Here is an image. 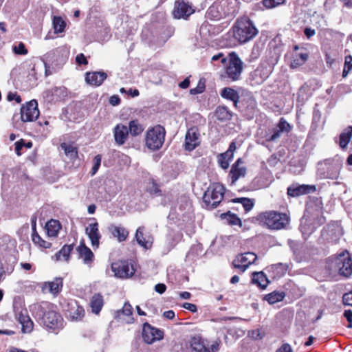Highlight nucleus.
Listing matches in <instances>:
<instances>
[{
  "label": "nucleus",
  "instance_id": "17",
  "mask_svg": "<svg viewBox=\"0 0 352 352\" xmlns=\"http://www.w3.org/2000/svg\"><path fill=\"white\" fill-rule=\"evenodd\" d=\"M199 144V133L197 128L189 129L185 137V148L188 151L194 150Z\"/></svg>",
  "mask_w": 352,
  "mask_h": 352
},
{
  "label": "nucleus",
  "instance_id": "28",
  "mask_svg": "<svg viewBox=\"0 0 352 352\" xmlns=\"http://www.w3.org/2000/svg\"><path fill=\"white\" fill-rule=\"evenodd\" d=\"M220 94L222 98L232 101L234 102V105L236 107L240 97L239 93L236 90L230 87H225L221 91Z\"/></svg>",
  "mask_w": 352,
  "mask_h": 352
},
{
  "label": "nucleus",
  "instance_id": "12",
  "mask_svg": "<svg viewBox=\"0 0 352 352\" xmlns=\"http://www.w3.org/2000/svg\"><path fill=\"white\" fill-rule=\"evenodd\" d=\"M164 337V332L160 329L152 327L146 322L142 328V338L147 344H152L157 340H160Z\"/></svg>",
  "mask_w": 352,
  "mask_h": 352
},
{
  "label": "nucleus",
  "instance_id": "3",
  "mask_svg": "<svg viewBox=\"0 0 352 352\" xmlns=\"http://www.w3.org/2000/svg\"><path fill=\"white\" fill-rule=\"evenodd\" d=\"M259 223L270 230H281L289 223V217L285 213L274 210L260 213L257 217Z\"/></svg>",
  "mask_w": 352,
  "mask_h": 352
},
{
  "label": "nucleus",
  "instance_id": "64",
  "mask_svg": "<svg viewBox=\"0 0 352 352\" xmlns=\"http://www.w3.org/2000/svg\"><path fill=\"white\" fill-rule=\"evenodd\" d=\"M304 33L307 38H310L311 36L315 35L316 31L310 28H306L304 30Z\"/></svg>",
  "mask_w": 352,
  "mask_h": 352
},
{
  "label": "nucleus",
  "instance_id": "44",
  "mask_svg": "<svg viewBox=\"0 0 352 352\" xmlns=\"http://www.w3.org/2000/svg\"><path fill=\"white\" fill-rule=\"evenodd\" d=\"M32 241L34 244L43 248H50L52 245L51 243L43 240L37 232H33Z\"/></svg>",
  "mask_w": 352,
  "mask_h": 352
},
{
  "label": "nucleus",
  "instance_id": "24",
  "mask_svg": "<svg viewBox=\"0 0 352 352\" xmlns=\"http://www.w3.org/2000/svg\"><path fill=\"white\" fill-rule=\"evenodd\" d=\"M113 136L115 142L118 145H123L129 136L128 127L122 124H118L114 127Z\"/></svg>",
  "mask_w": 352,
  "mask_h": 352
},
{
  "label": "nucleus",
  "instance_id": "15",
  "mask_svg": "<svg viewBox=\"0 0 352 352\" xmlns=\"http://www.w3.org/2000/svg\"><path fill=\"white\" fill-rule=\"evenodd\" d=\"M256 258L257 256L254 253L248 252L238 255L233 261L232 264L235 268L245 272L250 264L254 263Z\"/></svg>",
  "mask_w": 352,
  "mask_h": 352
},
{
  "label": "nucleus",
  "instance_id": "47",
  "mask_svg": "<svg viewBox=\"0 0 352 352\" xmlns=\"http://www.w3.org/2000/svg\"><path fill=\"white\" fill-rule=\"evenodd\" d=\"M285 0H263L262 3L267 9L275 8L284 3Z\"/></svg>",
  "mask_w": 352,
  "mask_h": 352
},
{
  "label": "nucleus",
  "instance_id": "50",
  "mask_svg": "<svg viewBox=\"0 0 352 352\" xmlns=\"http://www.w3.org/2000/svg\"><path fill=\"white\" fill-rule=\"evenodd\" d=\"M219 61L223 65L228 62L227 57L223 53H218L212 56L211 58V63L214 62Z\"/></svg>",
  "mask_w": 352,
  "mask_h": 352
},
{
  "label": "nucleus",
  "instance_id": "60",
  "mask_svg": "<svg viewBox=\"0 0 352 352\" xmlns=\"http://www.w3.org/2000/svg\"><path fill=\"white\" fill-rule=\"evenodd\" d=\"M276 352H293V351L289 344H284L277 349Z\"/></svg>",
  "mask_w": 352,
  "mask_h": 352
},
{
  "label": "nucleus",
  "instance_id": "42",
  "mask_svg": "<svg viewBox=\"0 0 352 352\" xmlns=\"http://www.w3.org/2000/svg\"><path fill=\"white\" fill-rule=\"evenodd\" d=\"M226 3L227 5V14L234 15L239 10L240 2L239 0H226Z\"/></svg>",
  "mask_w": 352,
  "mask_h": 352
},
{
  "label": "nucleus",
  "instance_id": "10",
  "mask_svg": "<svg viewBox=\"0 0 352 352\" xmlns=\"http://www.w3.org/2000/svg\"><path fill=\"white\" fill-rule=\"evenodd\" d=\"M273 67L268 62L261 63L250 73V80L253 85H259L264 82L272 72Z\"/></svg>",
  "mask_w": 352,
  "mask_h": 352
},
{
  "label": "nucleus",
  "instance_id": "38",
  "mask_svg": "<svg viewBox=\"0 0 352 352\" xmlns=\"http://www.w3.org/2000/svg\"><path fill=\"white\" fill-rule=\"evenodd\" d=\"M60 147L64 150L65 155L72 160L78 157V150L76 146L67 143H62Z\"/></svg>",
  "mask_w": 352,
  "mask_h": 352
},
{
  "label": "nucleus",
  "instance_id": "5",
  "mask_svg": "<svg viewBox=\"0 0 352 352\" xmlns=\"http://www.w3.org/2000/svg\"><path fill=\"white\" fill-rule=\"evenodd\" d=\"M226 189L219 183L211 184L204 192L203 199L207 207L213 209L221 202Z\"/></svg>",
  "mask_w": 352,
  "mask_h": 352
},
{
  "label": "nucleus",
  "instance_id": "63",
  "mask_svg": "<svg viewBox=\"0 0 352 352\" xmlns=\"http://www.w3.org/2000/svg\"><path fill=\"white\" fill-rule=\"evenodd\" d=\"M250 336L255 339L258 340L262 338V336L259 329L253 330L250 333Z\"/></svg>",
  "mask_w": 352,
  "mask_h": 352
},
{
  "label": "nucleus",
  "instance_id": "6",
  "mask_svg": "<svg viewBox=\"0 0 352 352\" xmlns=\"http://www.w3.org/2000/svg\"><path fill=\"white\" fill-rule=\"evenodd\" d=\"M243 71V62L234 52L230 54V59L227 65L225 74L222 77L230 81L234 82L240 79Z\"/></svg>",
  "mask_w": 352,
  "mask_h": 352
},
{
  "label": "nucleus",
  "instance_id": "52",
  "mask_svg": "<svg viewBox=\"0 0 352 352\" xmlns=\"http://www.w3.org/2000/svg\"><path fill=\"white\" fill-rule=\"evenodd\" d=\"M13 51L17 54H26L28 50L25 49V45L23 43H20L17 46L13 47Z\"/></svg>",
  "mask_w": 352,
  "mask_h": 352
},
{
  "label": "nucleus",
  "instance_id": "58",
  "mask_svg": "<svg viewBox=\"0 0 352 352\" xmlns=\"http://www.w3.org/2000/svg\"><path fill=\"white\" fill-rule=\"evenodd\" d=\"M76 61L78 65H87L88 61L83 54H79L76 57Z\"/></svg>",
  "mask_w": 352,
  "mask_h": 352
},
{
  "label": "nucleus",
  "instance_id": "1",
  "mask_svg": "<svg viewBox=\"0 0 352 352\" xmlns=\"http://www.w3.org/2000/svg\"><path fill=\"white\" fill-rule=\"evenodd\" d=\"M30 311L36 320L53 331L63 327V319L52 303L43 301L32 304L30 306Z\"/></svg>",
  "mask_w": 352,
  "mask_h": 352
},
{
  "label": "nucleus",
  "instance_id": "55",
  "mask_svg": "<svg viewBox=\"0 0 352 352\" xmlns=\"http://www.w3.org/2000/svg\"><path fill=\"white\" fill-rule=\"evenodd\" d=\"M342 301L344 305L352 306V291L344 294Z\"/></svg>",
  "mask_w": 352,
  "mask_h": 352
},
{
  "label": "nucleus",
  "instance_id": "7",
  "mask_svg": "<svg viewBox=\"0 0 352 352\" xmlns=\"http://www.w3.org/2000/svg\"><path fill=\"white\" fill-rule=\"evenodd\" d=\"M331 268L342 276L349 277L352 274V260L349 252L340 254L331 261Z\"/></svg>",
  "mask_w": 352,
  "mask_h": 352
},
{
  "label": "nucleus",
  "instance_id": "13",
  "mask_svg": "<svg viewBox=\"0 0 352 352\" xmlns=\"http://www.w3.org/2000/svg\"><path fill=\"white\" fill-rule=\"evenodd\" d=\"M111 269L115 276L121 278L131 277L135 273L133 266L126 261L113 263L111 265Z\"/></svg>",
  "mask_w": 352,
  "mask_h": 352
},
{
  "label": "nucleus",
  "instance_id": "56",
  "mask_svg": "<svg viewBox=\"0 0 352 352\" xmlns=\"http://www.w3.org/2000/svg\"><path fill=\"white\" fill-rule=\"evenodd\" d=\"M15 151L18 156L21 155V150L23 147H24L25 141L23 139H21L19 141L15 142Z\"/></svg>",
  "mask_w": 352,
  "mask_h": 352
},
{
  "label": "nucleus",
  "instance_id": "16",
  "mask_svg": "<svg viewBox=\"0 0 352 352\" xmlns=\"http://www.w3.org/2000/svg\"><path fill=\"white\" fill-rule=\"evenodd\" d=\"M194 10L191 6L184 1H177L175 3L174 10L173 14L174 18L179 19H187Z\"/></svg>",
  "mask_w": 352,
  "mask_h": 352
},
{
  "label": "nucleus",
  "instance_id": "19",
  "mask_svg": "<svg viewBox=\"0 0 352 352\" xmlns=\"http://www.w3.org/2000/svg\"><path fill=\"white\" fill-rule=\"evenodd\" d=\"M242 164L241 159L239 158L232 166L229 173L231 178V184H234L239 178L245 177L246 168Z\"/></svg>",
  "mask_w": 352,
  "mask_h": 352
},
{
  "label": "nucleus",
  "instance_id": "37",
  "mask_svg": "<svg viewBox=\"0 0 352 352\" xmlns=\"http://www.w3.org/2000/svg\"><path fill=\"white\" fill-rule=\"evenodd\" d=\"M309 54L306 52L296 54L291 62V67L297 68L303 65L308 59Z\"/></svg>",
  "mask_w": 352,
  "mask_h": 352
},
{
  "label": "nucleus",
  "instance_id": "53",
  "mask_svg": "<svg viewBox=\"0 0 352 352\" xmlns=\"http://www.w3.org/2000/svg\"><path fill=\"white\" fill-rule=\"evenodd\" d=\"M7 100L8 101L15 100L17 103H21V96L16 92H9L7 95Z\"/></svg>",
  "mask_w": 352,
  "mask_h": 352
},
{
  "label": "nucleus",
  "instance_id": "8",
  "mask_svg": "<svg viewBox=\"0 0 352 352\" xmlns=\"http://www.w3.org/2000/svg\"><path fill=\"white\" fill-rule=\"evenodd\" d=\"M322 166V167L319 168V171L322 178L336 179L339 177L342 163L338 158L326 160Z\"/></svg>",
  "mask_w": 352,
  "mask_h": 352
},
{
  "label": "nucleus",
  "instance_id": "31",
  "mask_svg": "<svg viewBox=\"0 0 352 352\" xmlns=\"http://www.w3.org/2000/svg\"><path fill=\"white\" fill-rule=\"evenodd\" d=\"M109 231L113 237L117 238L120 242L125 241L129 235V232L121 226H111L109 228Z\"/></svg>",
  "mask_w": 352,
  "mask_h": 352
},
{
  "label": "nucleus",
  "instance_id": "4",
  "mask_svg": "<svg viewBox=\"0 0 352 352\" xmlns=\"http://www.w3.org/2000/svg\"><path fill=\"white\" fill-rule=\"evenodd\" d=\"M166 131L160 125L148 129L145 135L146 146L152 151L159 150L164 142Z\"/></svg>",
  "mask_w": 352,
  "mask_h": 352
},
{
  "label": "nucleus",
  "instance_id": "14",
  "mask_svg": "<svg viewBox=\"0 0 352 352\" xmlns=\"http://www.w3.org/2000/svg\"><path fill=\"white\" fill-rule=\"evenodd\" d=\"M66 316L71 321H80L85 316L83 307L78 304L76 300H72L67 302L65 309Z\"/></svg>",
  "mask_w": 352,
  "mask_h": 352
},
{
  "label": "nucleus",
  "instance_id": "32",
  "mask_svg": "<svg viewBox=\"0 0 352 352\" xmlns=\"http://www.w3.org/2000/svg\"><path fill=\"white\" fill-rule=\"evenodd\" d=\"M104 305L103 297L100 294H94L90 302V306L93 313L98 314Z\"/></svg>",
  "mask_w": 352,
  "mask_h": 352
},
{
  "label": "nucleus",
  "instance_id": "25",
  "mask_svg": "<svg viewBox=\"0 0 352 352\" xmlns=\"http://www.w3.org/2000/svg\"><path fill=\"white\" fill-rule=\"evenodd\" d=\"M63 287V279L61 278H56L52 281L45 282L42 289L43 292H48L54 295L60 292Z\"/></svg>",
  "mask_w": 352,
  "mask_h": 352
},
{
  "label": "nucleus",
  "instance_id": "51",
  "mask_svg": "<svg viewBox=\"0 0 352 352\" xmlns=\"http://www.w3.org/2000/svg\"><path fill=\"white\" fill-rule=\"evenodd\" d=\"M205 89V83L201 80L199 82L197 86L195 88L191 89L190 92L191 94H198L202 93Z\"/></svg>",
  "mask_w": 352,
  "mask_h": 352
},
{
  "label": "nucleus",
  "instance_id": "48",
  "mask_svg": "<svg viewBox=\"0 0 352 352\" xmlns=\"http://www.w3.org/2000/svg\"><path fill=\"white\" fill-rule=\"evenodd\" d=\"M225 215L229 224L241 226V219L236 214L228 213Z\"/></svg>",
  "mask_w": 352,
  "mask_h": 352
},
{
  "label": "nucleus",
  "instance_id": "45",
  "mask_svg": "<svg viewBox=\"0 0 352 352\" xmlns=\"http://www.w3.org/2000/svg\"><path fill=\"white\" fill-rule=\"evenodd\" d=\"M232 159L229 158L228 153H223L218 156V163L223 169H227L230 165V161Z\"/></svg>",
  "mask_w": 352,
  "mask_h": 352
},
{
  "label": "nucleus",
  "instance_id": "36",
  "mask_svg": "<svg viewBox=\"0 0 352 352\" xmlns=\"http://www.w3.org/2000/svg\"><path fill=\"white\" fill-rule=\"evenodd\" d=\"M352 137V126H350L345 129L340 135L339 144L342 148H344L348 145Z\"/></svg>",
  "mask_w": 352,
  "mask_h": 352
},
{
  "label": "nucleus",
  "instance_id": "22",
  "mask_svg": "<svg viewBox=\"0 0 352 352\" xmlns=\"http://www.w3.org/2000/svg\"><path fill=\"white\" fill-rule=\"evenodd\" d=\"M107 78V74L104 72H88L85 74V81L87 84L98 87Z\"/></svg>",
  "mask_w": 352,
  "mask_h": 352
},
{
  "label": "nucleus",
  "instance_id": "57",
  "mask_svg": "<svg viewBox=\"0 0 352 352\" xmlns=\"http://www.w3.org/2000/svg\"><path fill=\"white\" fill-rule=\"evenodd\" d=\"M236 148V146L235 142H232L229 146L228 151L226 152H225L226 153H228L230 159L233 158L234 152L235 151Z\"/></svg>",
  "mask_w": 352,
  "mask_h": 352
},
{
  "label": "nucleus",
  "instance_id": "35",
  "mask_svg": "<svg viewBox=\"0 0 352 352\" xmlns=\"http://www.w3.org/2000/svg\"><path fill=\"white\" fill-rule=\"evenodd\" d=\"M128 130L129 134L135 137L143 132L144 126L137 120H133L129 122Z\"/></svg>",
  "mask_w": 352,
  "mask_h": 352
},
{
  "label": "nucleus",
  "instance_id": "9",
  "mask_svg": "<svg viewBox=\"0 0 352 352\" xmlns=\"http://www.w3.org/2000/svg\"><path fill=\"white\" fill-rule=\"evenodd\" d=\"M221 340L217 339L208 346L207 340L199 336H195L191 338L190 345L195 352H218Z\"/></svg>",
  "mask_w": 352,
  "mask_h": 352
},
{
  "label": "nucleus",
  "instance_id": "43",
  "mask_svg": "<svg viewBox=\"0 0 352 352\" xmlns=\"http://www.w3.org/2000/svg\"><path fill=\"white\" fill-rule=\"evenodd\" d=\"M233 201L235 203H240L242 204L243 207L244 208V210L246 212H249L252 210V208L254 206V202L252 199L245 197H241V198H236L233 199Z\"/></svg>",
  "mask_w": 352,
  "mask_h": 352
},
{
  "label": "nucleus",
  "instance_id": "27",
  "mask_svg": "<svg viewBox=\"0 0 352 352\" xmlns=\"http://www.w3.org/2000/svg\"><path fill=\"white\" fill-rule=\"evenodd\" d=\"M310 190H315L314 186L300 185L298 186H290L287 188V194L290 197H297L309 193Z\"/></svg>",
  "mask_w": 352,
  "mask_h": 352
},
{
  "label": "nucleus",
  "instance_id": "39",
  "mask_svg": "<svg viewBox=\"0 0 352 352\" xmlns=\"http://www.w3.org/2000/svg\"><path fill=\"white\" fill-rule=\"evenodd\" d=\"M285 294L283 292H273L265 295L264 299L270 304L272 305L283 300Z\"/></svg>",
  "mask_w": 352,
  "mask_h": 352
},
{
  "label": "nucleus",
  "instance_id": "30",
  "mask_svg": "<svg viewBox=\"0 0 352 352\" xmlns=\"http://www.w3.org/2000/svg\"><path fill=\"white\" fill-rule=\"evenodd\" d=\"M144 227H140L137 229L135 233V239L138 243L145 249H148L151 247L152 241L150 238L146 239L144 236Z\"/></svg>",
  "mask_w": 352,
  "mask_h": 352
},
{
  "label": "nucleus",
  "instance_id": "34",
  "mask_svg": "<svg viewBox=\"0 0 352 352\" xmlns=\"http://www.w3.org/2000/svg\"><path fill=\"white\" fill-rule=\"evenodd\" d=\"M252 282L263 289L266 288L269 283L268 278L263 272H254Z\"/></svg>",
  "mask_w": 352,
  "mask_h": 352
},
{
  "label": "nucleus",
  "instance_id": "2",
  "mask_svg": "<svg viewBox=\"0 0 352 352\" xmlns=\"http://www.w3.org/2000/svg\"><path fill=\"white\" fill-rule=\"evenodd\" d=\"M232 30L234 38L240 43L250 41L258 34L254 24L247 17L237 19Z\"/></svg>",
  "mask_w": 352,
  "mask_h": 352
},
{
  "label": "nucleus",
  "instance_id": "20",
  "mask_svg": "<svg viewBox=\"0 0 352 352\" xmlns=\"http://www.w3.org/2000/svg\"><path fill=\"white\" fill-rule=\"evenodd\" d=\"M290 129L291 126L289 124L282 118L276 126L273 129V133L267 137L266 140L269 142H275L280 138L283 133H287Z\"/></svg>",
  "mask_w": 352,
  "mask_h": 352
},
{
  "label": "nucleus",
  "instance_id": "40",
  "mask_svg": "<svg viewBox=\"0 0 352 352\" xmlns=\"http://www.w3.org/2000/svg\"><path fill=\"white\" fill-rule=\"evenodd\" d=\"M52 23L55 33H62L65 31L66 23L60 16H54Z\"/></svg>",
  "mask_w": 352,
  "mask_h": 352
},
{
  "label": "nucleus",
  "instance_id": "54",
  "mask_svg": "<svg viewBox=\"0 0 352 352\" xmlns=\"http://www.w3.org/2000/svg\"><path fill=\"white\" fill-rule=\"evenodd\" d=\"M342 301L344 305L352 306V291L344 294Z\"/></svg>",
  "mask_w": 352,
  "mask_h": 352
},
{
  "label": "nucleus",
  "instance_id": "46",
  "mask_svg": "<svg viewBox=\"0 0 352 352\" xmlns=\"http://www.w3.org/2000/svg\"><path fill=\"white\" fill-rule=\"evenodd\" d=\"M352 70V56L349 55L345 57L342 76L345 78Z\"/></svg>",
  "mask_w": 352,
  "mask_h": 352
},
{
  "label": "nucleus",
  "instance_id": "49",
  "mask_svg": "<svg viewBox=\"0 0 352 352\" xmlns=\"http://www.w3.org/2000/svg\"><path fill=\"white\" fill-rule=\"evenodd\" d=\"M102 156L100 155H97L94 158V166L91 168V175H94L97 171L98 170L100 164H101Z\"/></svg>",
  "mask_w": 352,
  "mask_h": 352
},
{
  "label": "nucleus",
  "instance_id": "41",
  "mask_svg": "<svg viewBox=\"0 0 352 352\" xmlns=\"http://www.w3.org/2000/svg\"><path fill=\"white\" fill-rule=\"evenodd\" d=\"M216 116L219 120L225 121L230 120L232 118L231 113L226 107H219L216 110Z\"/></svg>",
  "mask_w": 352,
  "mask_h": 352
},
{
  "label": "nucleus",
  "instance_id": "23",
  "mask_svg": "<svg viewBox=\"0 0 352 352\" xmlns=\"http://www.w3.org/2000/svg\"><path fill=\"white\" fill-rule=\"evenodd\" d=\"M85 233L91 241L94 248H98L101 234L98 230V223L94 222L90 223L85 229Z\"/></svg>",
  "mask_w": 352,
  "mask_h": 352
},
{
  "label": "nucleus",
  "instance_id": "33",
  "mask_svg": "<svg viewBox=\"0 0 352 352\" xmlns=\"http://www.w3.org/2000/svg\"><path fill=\"white\" fill-rule=\"evenodd\" d=\"M73 245H65L55 255V260L68 261L72 250H73Z\"/></svg>",
  "mask_w": 352,
  "mask_h": 352
},
{
  "label": "nucleus",
  "instance_id": "26",
  "mask_svg": "<svg viewBox=\"0 0 352 352\" xmlns=\"http://www.w3.org/2000/svg\"><path fill=\"white\" fill-rule=\"evenodd\" d=\"M132 314V306L129 302H125L122 309L116 312V318L124 320L126 323H132L133 322Z\"/></svg>",
  "mask_w": 352,
  "mask_h": 352
},
{
  "label": "nucleus",
  "instance_id": "18",
  "mask_svg": "<svg viewBox=\"0 0 352 352\" xmlns=\"http://www.w3.org/2000/svg\"><path fill=\"white\" fill-rule=\"evenodd\" d=\"M76 250L78 254V257L82 260L83 263L91 267L94 259V254L92 251L86 246L83 241H80V245L76 248Z\"/></svg>",
  "mask_w": 352,
  "mask_h": 352
},
{
  "label": "nucleus",
  "instance_id": "21",
  "mask_svg": "<svg viewBox=\"0 0 352 352\" xmlns=\"http://www.w3.org/2000/svg\"><path fill=\"white\" fill-rule=\"evenodd\" d=\"M14 312L19 323L22 326V331L25 333H30L33 330L34 323L27 314L26 310L24 312L23 311L18 312V309L14 307Z\"/></svg>",
  "mask_w": 352,
  "mask_h": 352
},
{
  "label": "nucleus",
  "instance_id": "62",
  "mask_svg": "<svg viewBox=\"0 0 352 352\" xmlns=\"http://www.w3.org/2000/svg\"><path fill=\"white\" fill-rule=\"evenodd\" d=\"M120 102V99L118 96L114 95L110 97L109 103L113 106L118 105Z\"/></svg>",
  "mask_w": 352,
  "mask_h": 352
},
{
  "label": "nucleus",
  "instance_id": "61",
  "mask_svg": "<svg viewBox=\"0 0 352 352\" xmlns=\"http://www.w3.org/2000/svg\"><path fill=\"white\" fill-rule=\"evenodd\" d=\"M166 287L163 283H158L155 286V290L156 292L162 294L165 292Z\"/></svg>",
  "mask_w": 352,
  "mask_h": 352
},
{
  "label": "nucleus",
  "instance_id": "59",
  "mask_svg": "<svg viewBox=\"0 0 352 352\" xmlns=\"http://www.w3.org/2000/svg\"><path fill=\"white\" fill-rule=\"evenodd\" d=\"M184 309L190 311L191 312H197V306L195 304L189 303V302H185L184 303L182 306Z\"/></svg>",
  "mask_w": 352,
  "mask_h": 352
},
{
  "label": "nucleus",
  "instance_id": "29",
  "mask_svg": "<svg viewBox=\"0 0 352 352\" xmlns=\"http://www.w3.org/2000/svg\"><path fill=\"white\" fill-rule=\"evenodd\" d=\"M45 228L49 236L56 237L61 229V224L58 220L51 219L46 223Z\"/></svg>",
  "mask_w": 352,
  "mask_h": 352
},
{
  "label": "nucleus",
  "instance_id": "11",
  "mask_svg": "<svg viewBox=\"0 0 352 352\" xmlns=\"http://www.w3.org/2000/svg\"><path fill=\"white\" fill-rule=\"evenodd\" d=\"M38 116V104L35 100L27 102L21 108V118L23 122H32L37 119Z\"/></svg>",
  "mask_w": 352,
  "mask_h": 352
}]
</instances>
